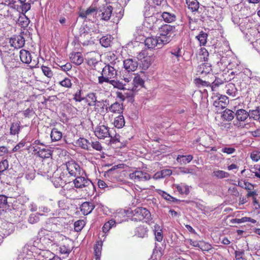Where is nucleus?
<instances>
[{
  "label": "nucleus",
  "instance_id": "13d9d810",
  "mask_svg": "<svg viewBox=\"0 0 260 260\" xmlns=\"http://www.w3.org/2000/svg\"><path fill=\"white\" fill-rule=\"evenodd\" d=\"M83 92L81 89H78L73 95V100L76 102H81L84 99V96H82Z\"/></svg>",
  "mask_w": 260,
  "mask_h": 260
},
{
  "label": "nucleus",
  "instance_id": "f8f14e48",
  "mask_svg": "<svg viewBox=\"0 0 260 260\" xmlns=\"http://www.w3.org/2000/svg\"><path fill=\"white\" fill-rule=\"evenodd\" d=\"M145 45L148 49L161 48L165 44L161 42L159 37H147L145 40Z\"/></svg>",
  "mask_w": 260,
  "mask_h": 260
},
{
  "label": "nucleus",
  "instance_id": "9b49d317",
  "mask_svg": "<svg viewBox=\"0 0 260 260\" xmlns=\"http://www.w3.org/2000/svg\"><path fill=\"white\" fill-rule=\"evenodd\" d=\"M85 59L88 66L91 68H95L100 59V55L98 52L91 51L87 52L85 54Z\"/></svg>",
  "mask_w": 260,
  "mask_h": 260
},
{
  "label": "nucleus",
  "instance_id": "cd10ccee",
  "mask_svg": "<svg viewBox=\"0 0 260 260\" xmlns=\"http://www.w3.org/2000/svg\"><path fill=\"white\" fill-rule=\"evenodd\" d=\"M161 17L167 23H171L176 20V17L174 13L164 11L162 12Z\"/></svg>",
  "mask_w": 260,
  "mask_h": 260
},
{
  "label": "nucleus",
  "instance_id": "4468645a",
  "mask_svg": "<svg viewBox=\"0 0 260 260\" xmlns=\"http://www.w3.org/2000/svg\"><path fill=\"white\" fill-rule=\"evenodd\" d=\"M229 103V100L228 96L224 95H220L213 103L214 106L216 110H220L226 107Z\"/></svg>",
  "mask_w": 260,
  "mask_h": 260
},
{
  "label": "nucleus",
  "instance_id": "8fccbe9b",
  "mask_svg": "<svg viewBox=\"0 0 260 260\" xmlns=\"http://www.w3.org/2000/svg\"><path fill=\"white\" fill-rule=\"evenodd\" d=\"M41 68L44 76L49 79H51L52 77H53L54 75L53 72L52 71L50 68L44 65H42L41 67Z\"/></svg>",
  "mask_w": 260,
  "mask_h": 260
},
{
  "label": "nucleus",
  "instance_id": "5701e85b",
  "mask_svg": "<svg viewBox=\"0 0 260 260\" xmlns=\"http://www.w3.org/2000/svg\"><path fill=\"white\" fill-rule=\"evenodd\" d=\"M249 115V113L243 109L237 110L235 113L236 119L238 121H245Z\"/></svg>",
  "mask_w": 260,
  "mask_h": 260
},
{
  "label": "nucleus",
  "instance_id": "0eeeda50",
  "mask_svg": "<svg viewBox=\"0 0 260 260\" xmlns=\"http://www.w3.org/2000/svg\"><path fill=\"white\" fill-rule=\"evenodd\" d=\"M129 178L135 182H140L150 180L151 176L147 172L141 170H136L129 174Z\"/></svg>",
  "mask_w": 260,
  "mask_h": 260
},
{
  "label": "nucleus",
  "instance_id": "ea45409f",
  "mask_svg": "<svg viewBox=\"0 0 260 260\" xmlns=\"http://www.w3.org/2000/svg\"><path fill=\"white\" fill-rule=\"evenodd\" d=\"M230 222L232 223H241L246 222H250L253 223H255L256 222V220H255L253 218H251L250 217H243L240 219H238V218L232 219L230 220Z\"/></svg>",
  "mask_w": 260,
  "mask_h": 260
},
{
  "label": "nucleus",
  "instance_id": "c03bdc74",
  "mask_svg": "<svg viewBox=\"0 0 260 260\" xmlns=\"http://www.w3.org/2000/svg\"><path fill=\"white\" fill-rule=\"evenodd\" d=\"M36 176V171L33 168H26L25 171V178L28 181L34 179Z\"/></svg>",
  "mask_w": 260,
  "mask_h": 260
},
{
  "label": "nucleus",
  "instance_id": "e2e57ef3",
  "mask_svg": "<svg viewBox=\"0 0 260 260\" xmlns=\"http://www.w3.org/2000/svg\"><path fill=\"white\" fill-rule=\"evenodd\" d=\"M97 11V9L95 8L89 7L85 12H83L80 14V16L82 18H86L92 13Z\"/></svg>",
  "mask_w": 260,
  "mask_h": 260
},
{
  "label": "nucleus",
  "instance_id": "bb28decb",
  "mask_svg": "<svg viewBox=\"0 0 260 260\" xmlns=\"http://www.w3.org/2000/svg\"><path fill=\"white\" fill-rule=\"evenodd\" d=\"M155 240L158 242L162 241L163 239V234L162 229L159 224H155L153 227Z\"/></svg>",
  "mask_w": 260,
  "mask_h": 260
},
{
  "label": "nucleus",
  "instance_id": "b1692460",
  "mask_svg": "<svg viewBox=\"0 0 260 260\" xmlns=\"http://www.w3.org/2000/svg\"><path fill=\"white\" fill-rule=\"evenodd\" d=\"M106 59L109 62L108 64L115 66L119 62V60L115 53L112 52H108L105 53Z\"/></svg>",
  "mask_w": 260,
  "mask_h": 260
},
{
  "label": "nucleus",
  "instance_id": "f704fd0d",
  "mask_svg": "<svg viewBox=\"0 0 260 260\" xmlns=\"http://www.w3.org/2000/svg\"><path fill=\"white\" fill-rule=\"evenodd\" d=\"M221 116L224 120L230 121L234 118L235 114L231 110L226 109L223 111Z\"/></svg>",
  "mask_w": 260,
  "mask_h": 260
},
{
  "label": "nucleus",
  "instance_id": "473e14b6",
  "mask_svg": "<svg viewBox=\"0 0 260 260\" xmlns=\"http://www.w3.org/2000/svg\"><path fill=\"white\" fill-rule=\"evenodd\" d=\"M209 52L208 50L203 47H201L198 53V57L201 61H206L208 60Z\"/></svg>",
  "mask_w": 260,
  "mask_h": 260
},
{
  "label": "nucleus",
  "instance_id": "0e129e2a",
  "mask_svg": "<svg viewBox=\"0 0 260 260\" xmlns=\"http://www.w3.org/2000/svg\"><path fill=\"white\" fill-rule=\"evenodd\" d=\"M85 225V222L83 220H79L74 223V229L77 232H80L82 230Z\"/></svg>",
  "mask_w": 260,
  "mask_h": 260
},
{
  "label": "nucleus",
  "instance_id": "774afa93",
  "mask_svg": "<svg viewBox=\"0 0 260 260\" xmlns=\"http://www.w3.org/2000/svg\"><path fill=\"white\" fill-rule=\"evenodd\" d=\"M9 167V162L7 159L0 161V173H3Z\"/></svg>",
  "mask_w": 260,
  "mask_h": 260
},
{
  "label": "nucleus",
  "instance_id": "412c9836",
  "mask_svg": "<svg viewBox=\"0 0 260 260\" xmlns=\"http://www.w3.org/2000/svg\"><path fill=\"white\" fill-rule=\"evenodd\" d=\"M94 208V206L91 203L85 202L80 206V209L82 213L84 215H88L90 213Z\"/></svg>",
  "mask_w": 260,
  "mask_h": 260
},
{
  "label": "nucleus",
  "instance_id": "a18cd8bd",
  "mask_svg": "<svg viewBox=\"0 0 260 260\" xmlns=\"http://www.w3.org/2000/svg\"><path fill=\"white\" fill-rule=\"evenodd\" d=\"M116 221L114 219L108 221L102 228L103 232L105 234L108 233L112 228L116 226Z\"/></svg>",
  "mask_w": 260,
  "mask_h": 260
},
{
  "label": "nucleus",
  "instance_id": "39448f33",
  "mask_svg": "<svg viewBox=\"0 0 260 260\" xmlns=\"http://www.w3.org/2000/svg\"><path fill=\"white\" fill-rule=\"evenodd\" d=\"M68 178V174L66 172L62 171L60 168L54 173L52 177V182L55 187H62L69 182Z\"/></svg>",
  "mask_w": 260,
  "mask_h": 260
},
{
  "label": "nucleus",
  "instance_id": "6e6d98bb",
  "mask_svg": "<svg viewBox=\"0 0 260 260\" xmlns=\"http://www.w3.org/2000/svg\"><path fill=\"white\" fill-rule=\"evenodd\" d=\"M213 175L216 177L220 179L228 178L230 176L229 173L222 170L214 171Z\"/></svg>",
  "mask_w": 260,
  "mask_h": 260
},
{
  "label": "nucleus",
  "instance_id": "dca6fc26",
  "mask_svg": "<svg viewBox=\"0 0 260 260\" xmlns=\"http://www.w3.org/2000/svg\"><path fill=\"white\" fill-rule=\"evenodd\" d=\"M123 67L128 72H134L138 68V63L136 59L127 58L123 61Z\"/></svg>",
  "mask_w": 260,
  "mask_h": 260
},
{
  "label": "nucleus",
  "instance_id": "a19ab883",
  "mask_svg": "<svg viewBox=\"0 0 260 260\" xmlns=\"http://www.w3.org/2000/svg\"><path fill=\"white\" fill-rule=\"evenodd\" d=\"M76 144L83 149L87 150H90L89 146L90 144L89 141L84 138H80L78 139L76 142Z\"/></svg>",
  "mask_w": 260,
  "mask_h": 260
},
{
  "label": "nucleus",
  "instance_id": "58836bf2",
  "mask_svg": "<svg viewBox=\"0 0 260 260\" xmlns=\"http://www.w3.org/2000/svg\"><path fill=\"white\" fill-rule=\"evenodd\" d=\"M177 190L181 194H188L189 193V188L188 185L183 183L175 185Z\"/></svg>",
  "mask_w": 260,
  "mask_h": 260
},
{
  "label": "nucleus",
  "instance_id": "1a4fd4ad",
  "mask_svg": "<svg viewBox=\"0 0 260 260\" xmlns=\"http://www.w3.org/2000/svg\"><path fill=\"white\" fill-rule=\"evenodd\" d=\"M109 129L108 126L100 124L94 129V135L99 139L109 138L111 136Z\"/></svg>",
  "mask_w": 260,
  "mask_h": 260
},
{
  "label": "nucleus",
  "instance_id": "052dcab7",
  "mask_svg": "<svg viewBox=\"0 0 260 260\" xmlns=\"http://www.w3.org/2000/svg\"><path fill=\"white\" fill-rule=\"evenodd\" d=\"M199 247L202 251H209L212 248V245L207 242H205L204 241H200V243H199Z\"/></svg>",
  "mask_w": 260,
  "mask_h": 260
},
{
  "label": "nucleus",
  "instance_id": "c9c22d12",
  "mask_svg": "<svg viewBox=\"0 0 260 260\" xmlns=\"http://www.w3.org/2000/svg\"><path fill=\"white\" fill-rule=\"evenodd\" d=\"M11 16L9 12V8L2 2V5H0V18L3 17H9Z\"/></svg>",
  "mask_w": 260,
  "mask_h": 260
},
{
  "label": "nucleus",
  "instance_id": "603ef678",
  "mask_svg": "<svg viewBox=\"0 0 260 260\" xmlns=\"http://www.w3.org/2000/svg\"><path fill=\"white\" fill-rule=\"evenodd\" d=\"M109 83L113 85L114 88H116L122 90L127 89V88L126 87V84H123L121 82L118 80H115L114 79L112 81H111Z\"/></svg>",
  "mask_w": 260,
  "mask_h": 260
},
{
  "label": "nucleus",
  "instance_id": "c85d7f7f",
  "mask_svg": "<svg viewBox=\"0 0 260 260\" xmlns=\"http://www.w3.org/2000/svg\"><path fill=\"white\" fill-rule=\"evenodd\" d=\"M62 137V132L58 131L57 128H53L52 129L50 137L52 141L56 142L61 140Z\"/></svg>",
  "mask_w": 260,
  "mask_h": 260
},
{
  "label": "nucleus",
  "instance_id": "9d476101",
  "mask_svg": "<svg viewBox=\"0 0 260 260\" xmlns=\"http://www.w3.org/2000/svg\"><path fill=\"white\" fill-rule=\"evenodd\" d=\"M33 153L37 156L45 159L51 157L53 151L46 147H41L35 146L33 148Z\"/></svg>",
  "mask_w": 260,
  "mask_h": 260
},
{
  "label": "nucleus",
  "instance_id": "f257e3e1",
  "mask_svg": "<svg viewBox=\"0 0 260 260\" xmlns=\"http://www.w3.org/2000/svg\"><path fill=\"white\" fill-rule=\"evenodd\" d=\"M126 216L132 221H141L149 220L151 219L150 211L145 208L139 207L134 210L129 209L124 211Z\"/></svg>",
  "mask_w": 260,
  "mask_h": 260
},
{
  "label": "nucleus",
  "instance_id": "bf43d9fd",
  "mask_svg": "<svg viewBox=\"0 0 260 260\" xmlns=\"http://www.w3.org/2000/svg\"><path fill=\"white\" fill-rule=\"evenodd\" d=\"M55 254L53 253L48 250H42L39 253V255L45 259H49L53 256Z\"/></svg>",
  "mask_w": 260,
  "mask_h": 260
},
{
  "label": "nucleus",
  "instance_id": "de8ad7c7",
  "mask_svg": "<svg viewBox=\"0 0 260 260\" xmlns=\"http://www.w3.org/2000/svg\"><path fill=\"white\" fill-rule=\"evenodd\" d=\"M249 117L250 119H253L255 120H258L260 119V109L259 107H256L254 110H249Z\"/></svg>",
  "mask_w": 260,
  "mask_h": 260
},
{
  "label": "nucleus",
  "instance_id": "e433bc0d",
  "mask_svg": "<svg viewBox=\"0 0 260 260\" xmlns=\"http://www.w3.org/2000/svg\"><path fill=\"white\" fill-rule=\"evenodd\" d=\"M187 7L192 12L197 11L199 8V3L198 0H186Z\"/></svg>",
  "mask_w": 260,
  "mask_h": 260
},
{
  "label": "nucleus",
  "instance_id": "4be33fe9",
  "mask_svg": "<svg viewBox=\"0 0 260 260\" xmlns=\"http://www.w3.org/2000/svg\"><path fill=\"white\" fill-rule=\"evenodd\" d=\"M21 61L24 63L28 64L31 61V56L30 52L24 49H22L19 52Z\"/></svg>",
  "mask_w": 260,
  "mask_h": 260
},
{
  "label": "nucleus",
  "instance_id": "72a5a7b5",
  "mask_svg": "<svg viewBox=\"0 0 260 260\" xmlns=\"http://www.w3.org/2000/svg\"><path fill=\"white\" fill-rule=\"evenodd\" d=\"M226 93L233 97L236 96L237 93V89L234 84L230 83L226 85Z\"/></svg>",
  "mask_w": 260,
  "mask_h": 260
},
{
  "label": "nucleus",
  "instance_id": "7ed1b4c3",
  "mask_svg": "<svg viewBox=\"0 0 260 260\" xmlns=\"http://www.w3.org/2000/svg\"><path fill=\"white\" fill-rule=\"evenodd\" d=\"M74 186L77 188H84L88 195L92 196L95 190V187L91 181L87 178L78 176L73 181Z\"/></svg>",
  "mask_w": 260,
  "mask_h": 260
},
{
  "label": "nucleus",
  "instance_id": "3c124183",
  "mask_svg": "<svg viewBox=\"0 0 260 260\" xmlns=\"http://www.w3.org/2000/svg\"><path fill=\"white\" fill-rule=\"evenodd\" d=\"M29 20L25 15H21L18 19V23L22 27H26L28 25Z\"/></svg>",
  "mask_w": 260,
  "mask_h": 260
},
{
  "label": "nucleus",
  "instance_id": "37998d69",
  "mask_svg": "<svg viewBox=\"0 0 260 260\" xmlns=\"http://www.w3.org/2000/svg\"><path fill=\"white\" fill-rule=\"evenodd\" d=\"M148 231V230L147 227H145L144 225H140L136 228V234L139 237L143 238L147 235Z\"/></svg>",
  "mask_w": 260,
  "mask_h": 260
},
{
  "label": "nucleus",
  "instance_id": "338daca9",
  "mask_svg": "<svg viewBox=\"0 0 260 260\" xmlns=\"http://www.w3.org/2000/svg\"><path fill=\"white\" fill-rule=\"evenodd\" d=\"M250 170L256 177L260 179V165H255L250 168Z\"/></svg>",
  "mask_w": 260,
  "mask_h": 260
},
{
  "label": "nucleus",
  "instance_id": "f03ea898",
  "mask_svg": "<svg viewBox=\"0 0 260 260\" xmlns=\"http://www.w3.org/2000/svg\"><path fill=\"white\" fill-rule=\"evenodd\" d=\"M117 70L110 64L106 65L103 69L100 75L97 77L98 83L103 84L104 83H109L113 79L116 78Z\"/></svg>",
  "mask_w": 260,
  "mask_h": 260
},
{
  "label": "nucleus",
  "instance_id": "ddd939ff",
  "mask_svg": "<svg viewBox=\"0 0 260 260\" xmlns=\"http://www.w3.org/2000/svg\"><path fill=\"white\" fill-rule=\"evenodd\" d=\"M85 104L89 107L99 106L101 105V103L97 100V96L95 93L93 92H90L88 93L83 100Z\"/></svg>",
  "mask_w": 260,
  "mask_h": 260
},
{
  "label": "nucleus",
  "instance_id": "423d86ee",
  "mask_svg": "<svg viewBox=\"0 0 260 260\" xmlns=\"http://www.w3.org/2000/svg\"><path fill=\"white\" fill-rule=\"evenodd\" d=\"M66 170L70 176L74 177L81 176L84 172L80 166L75 160H71L65 164Z\"/></svg>",
  "mask_w": 260,
  "mask_h": 260
},
{
  "label": "nucleus",
  "instance_id": "6ab92c4d",
  "mask_svg": "<svg viewBox=\"0 0 260 260\" xmlns=\"http://www.w3.org/2000/svg\"><path fill=\"white\" fill-rule=\"evenodd\" d=\"M113 11V7L111 6H104L102 9L100 10L101 13V19L105 21L110 19Z\"/></svg>",
  "mask_w": 260,
  "mask_h": 260
},
{
  "label": "nucleus",
  "instance_id": "69168bd1",
  "mask_svg": "<svg viewBox=\"0 0 260 260\" xmlns=\"http://www.w3.org/2000/svg\"><path fill=\"white\" fill-rule=\"evenodd\" d=\"M172 174V171L170 169H164L161 170L159 173H156L155 175L157 174L158 175L159 177L165 178L168 176H170Z\"/></svg>",
  "mask_w": 260,
  "mask_h": 260
},
{
  "label": "nucleus",
  "instance_id": "680f3d73",
  "mask_svg": "<svg viewBox=\"0 0 260 260\" xmlns=\"http://www.w3.org/2000/svg\"><path fill=\"white\" fill-rule=\"evenodd\" d=\"M59 84L64 87L70 88L72 86L71 80L68 77L65 78L63 80L59 82Z\"/></svg>",
  "mask_w": 260,
  "mask_h": 260
},
{
  "label": "nucleus",
  "instance_id": "7c9ffc66",
  "mask_svg": "<svg viewBox=\"0 0 260 260\" xmlns=\"http://www.w3.org/2000/svg\"><path fill=\"white\" fill-rule=\"evenodd\" d=\"M193 159L191 155H178L176 158V160L180 164H186L190 162Z\"/></svg>",
  "mask_w": 260,
  "mask_h": 260
},
{
  "label": "nucleus",
  "instance_id": "864d4df0",
  "mask_svg": "<svg viewBox=\"0 0 260 260\" xmlns=\"http://www.w3.org/2000/svg\"><path fill=\"white\" fill-rule=\"evenodd\" d=\"M207 34L203 31H201L200 34L196 37L199 41L201 46H204L206 45L207 43Z\"/></svg>",
  "mask_w": 260,
  "mask_h": 260
},
{
  "label": "nucleus",
  "instance_id": "09e8293b",
  "mask_svg": "<svg viewBox=\"0 0 260 260\" xmlns=\"http://www.w3.org/2000/svg\"><path fill=\"white\" fill-rule=\"evenodd\" d=\"M212 70L211 66L208 63H204L201 64L199 68L198 72L202 74H208Z\"/></svg>",
  "mask_w": 260,
  "mask_h": 260
},
{
  "label": "nucleus",
  "instance_id": "a211bd4d",
  "mask_svg": "<svg viewBox=\"0 0 260 260\" xmlns=\"http://www.w3.org/2000/svg\"><path fill=\"white\" fill-rule=\"evenodd\" d=\"M11 47L18 49L22 47L25 44L24 38L21 36H18L10 39Z\"/></svg>",
  "mask_w": 260,
  "mask_h": 260
},
{
  "label": "nucleus",
  "instance_id": "2f4dec72",
  "mask_svg": "<svg viewBox=\"0 0 260 260\" xmlns=\"http://www.w3.org/2000/svg\"><path fill=\"white\" fill-rule=\"evenodd\" d=\"M141 66L143 70H147L149 68L152 63L151 57L150 56H143V58H140Z\"/></svg>",
  "mask_w": 260,
  "mask_h": 260
},
{
  "label": "nucleus",
  "instance_id": "4c0bfd02",
  "mask_svg": "<svg viewBox=\"0 0 260 260\" xmlns=\"http://www.w3.org/2000/svg\"><path fill=\"white\" fill-rule=\"evenodd\" d=\"M113 124L114 126L118 128L123 127L125 124V120L123 116L121 114H119L118 116L115 117Z\"/></svg>",
  "mask_w": 260,
  "mask_h": 260
},
{
  "label": "nucleus",
  "instance_id": "79ce46f5",
  "mask_svg": "<svg viewBox=\"0 0 260 260\" xmlns=\"http://www.w3.org/2000/svg\"><path fill=\"white\" fill-rule=\"evenodd\" d=\"M103 242L102 241H99L96 242L94 246V253L96 259H99L101 255Z\"/></svg>",
  "mask_w": 260,
  "mask_h": 260
},
{
  "label": "nucleus",
  "instance_id": "6e6552de",
  "mask_svg": "<svg viewBox=\"0 0 260 260\" xmlns=\"http://www.w3.org/2000/svg\"><path fill=\"white\" fill-rule=\"evenodd\" d=\"M145 81L140 75L136 74L132 82V84H128L127 89L136 93L144 86Z\"/></svg>",
  "mask_w": 260,
  "mask_h": 260
},
{
  "label": "nucleus",
  "instance_id": "49530a36",
  "mask_svg": "<svg viewBox=\"0 0 260 260\" xmlns=\"http://www.w3.org/2000/svg\"><path fill=\"white\" fill-rule=\"evenodd\" d=\"M20 123L18 122H13L11 124L10 127V135H18L20 130Z\"/></svg>",
  "mask_w": 260,
  "mask_h": 260
},
{
  "label": "nucleus",
  "instance_id": "4d7b16f0",
  "mask_svg": "<svg viewBox=\"0 0 260 260\" xmlns=\"http://www.w3.org/2000/svg\"><path fill=\"white\" fill-rule=\"evenodd\" d=\"M111 42V37L108 36H103L100 40L101 44L104 47H109L110 45Z\"/></svg>",
  "mask_w": 260,
  "mask_h": 260
},
{
  "label": "nucleus",
  "instance_id": "aec40b11",
  "mask_svg": "<svg viewBox=\"0 0 260 260\" xmlns=\"http://www.w3.org/2000/svg\"><path fill=\"white\" fill-rule=\"evenodd\" d=\"M71 61L76 65L82 64L84 61V57L81 52H72L70 55Z\"/></svg>",
  "mask_w": 260,
  "mask_h": 260
},
{
  "label": "nucleus",
  "instance_id": "c756f323",
  "mask_svg": "<svg viewBox=\"0 0 260 260\" xmlns=\"http://www.w3.org/2000/svg\"><path fill=\"white\" fill-rule=\"evenodd\" d=\"M221 76H223V77H216L215 80L212 83L211 89L212 91H214L216 87H218L220 85L227 81V79L224 78L223 74Z\"/></svg>",
  "mask_w": 260,
  "mask_h": 260
},
{
  "label": "nucleus",
  "instance_id": "f3484780",
  "mask_svg": "<svg viewBox=\"0 0 260 260\" xmlns=\"http://www.w3.org/2000/svg\"><path fill=\"white\" fill-rule=\"evenodd\" d=\"M73 247V242L68 238L61 243L59 247L60 252L61 254H69L71 252Z\"/></svg>",
  "mask_w": 260,
  "mask_h": 260
},
{
  "label": "nucleus",
  "instance_id": "2eb2a0df",
  "mask_svg": "<svg viewBox=\"0 0 260 260\" xmlns=\"http://www.w3.org/2000/svg\"><path fill=\"white\" fill-rule=\"evenodd\" d=\"M106 110L107 112H110L114 114H121L124 110L123 105L122 103L115 102L107 107Z\"/></svg>",
  "mask_w": 260,
  "mask_h": 260
},
{
  "label": "nucleus",
  "instance_id": "5fc2aeb1",
  "mask_svg": "<svg viewBox=\"0 0 260 260\" xmlns=\"http://www.w3.org/2000/svg\"><path fill=\"white\" fill-rule=\"evenodd\" d=\"M181 47L180 46H175L172 48L170 53L172 55L178 58L182 56L181 54Z\"/></svg>",
  "mask_w": 260,
  "mask_h": 260
},
{
  "label": "nucleus",
  "instance_id": "393cba45",
  "mask_svg": "<svg viewBox=\"0 0 260 260\" xmlns=\"http://www.w3.org/2000/svg\"><path fill=\"white\" fill-rule=\"evenodd\" d=\"M51 239L50 240L54 243H59L64 241L68 238L62 235L58 232H55L51 233Z\"/></svg>",
  "mask_w": 260,
  "mask_h": 260
},
{
  "label": "nucleus",
  "instance_id": "a878e982",
  "mask_svg": "<svg viewBox=\"0 0 260 260\" xmlns=\"http://www.w3.org/2000/svg\"><path fill=\"white\" fill-rule=\"evenodd\" d=\"M3 62L5 66L7 68H13L15 67V59L14 58L13 55H8L3 59Z\"/></svg>",
  "mask_w": 260,
  "mask_h": 260
},
{
  "label": "nucleus",
  "instance_id": "20e7f679",
  "mask_svg": "<svg viewBox=\"0 0 260 260\" xmlns=\"http://www.w3.org/2000/svg\"><path fill=\"white\" fill-rule=\"evenodd\" d=\"M159 39L165 45L170 43L175 32V26L167 24L161 25L158 27Z\"/></svg>",
  "mask_w": 260,
  "mask_h": 260
}]
</instances>
